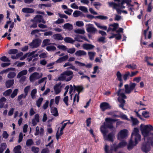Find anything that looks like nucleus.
Wrapping results in <instances>:
<instances>
[{"mask_svg": "<svg viewBox=\"0 0 153 153\" xmlns=\"http://www.w3.org/2000/svg\"><path fill=\"white\" fill-rule=\"evenodd\" d=\"M142 134L144 138L147 137V141L153 146V133L151 131H153V126L151 125L145 126L143 128H141Z\"/></svg>", "mask_w": 153, "mask_h": 153, "instance_id": "obj_1", "label": "nucleus"}, {"mask_svg": "<svg viewBox=\"0 0 153 153\" xmlns=\"http://www.w3.org/2000/svg\"><path fill=\"white\" fill-rule=\"evenodd\" d=\"M117 120L114 119L110 117H107L105 119V122L103 123V125L101 126L100 130L102 133L104 137L108 133V131L106 130L107 128L111 129L114 128L113 123L116 121Z\"/></svg>", "mask_w": 153, "mask_h": 153, "instance_id": "obj_2", "label": "nucleus"}, {"mask_svg": "<svg viewBox=\"0 0 153 153\" xmlns=\"http://www.w3.org/2000/svg\"><path fill=\"white\" fill-rule=\"evenodd\" d=\"M73 76V73L72 71L67 70L60 74L58 77V80L61 81L68 82L71 80Z\"/></svg>", "mask_w": 153, "mask_h": 153, "instance_id": "obj_3", "label": "nucleus"}, {"mask_svg": "<svg viewBox=\"0 0 153 153\" xmlns=\"http://www.w3.org/2000/svg\"><path fill=\"white\" fill-rule=\"evenodd\" d=\"M74 91H76L78 92V94H76L74 98L73 102L74 103L75 102L76 100V97H77V102H78L79 100V95L80 92H81L83 89V87L81 85L76 86L74 85Z\"/></svg>", "mask_w": 153, "mask_h": 153, "instance_id": "obj_4", "label": "nucleus"}, {"mask_svg": "<svg viewBox=\"0 0 153 153\" xmlns=\"http://www.w3.org/2000/svg\"><path fill=\"white\" fill-rule=\"evenodd\" d=\"M136 84L135 83H130L129 86L128 84L125 85V92L127 94H129L135 88Z\"/></svg>", "mask_w": 153, "mask_h": 153, "instance_id": "obj_5", "label": "nucleus"}, {"mask_svg": "<svg viewBox=\"0 0 153 153\" xmlns=\"http://www.w3.org/2000/svg\"><path fill=\"white\" fill-rule=\"evenodd\" d=\"M150 144L149 141L143 143L141 147L142 151L146 153L148 152L151 150Z\"/></svg>", "mask_w": 153, "mask_h": 153, "instance_id": "obj_6", "label": "nucleus"}, {"mask_svg": "<svg viewBox=\"0 0 153 153\" xmlns=\"http://www.w3.org/2000/svg\"><path fill=\"white\" fill-rule=\"evenodd\" d=\"M133 139V138L131 137L127 146V149L129 151L133 149L134 147L138 144V142L140 141L136 139H134L135 142L134 143Z\"/></svg>", "mask_w": 153, "mask_h": 153, "instance_id": "obj_7", "label": "nucleus"}, {"mask_svg": "<svg viewBox=\"0 0 153 153\" xmlns=\"http://www.w3.org/2000/svg\"><path fill=\"white\" fill-rule=\"evenodd\" d=\"M41 40L38 39H35L33 40L32 42L30 43L29 45L32 48L38 47L40 45Z\"/></svg>", "mask_w": 153, "mask_h": 153, "instance_id": "obj_8", "label": "nucleus"}, {"mask_svg": "<svg viewBox=\"0 0 153 153\" xmlns=\"http://www.w3.org/2000/svg\"><path fill=\"white\" fill-rule=\"evenodd\" d=\"M33 22L36 23H42L45 24L46 22L43 19V16L39 15H36L32 21Z\"/></svg>", "mask_w": 153, "mask_h": 153, "instance_id": "obj_9", "label": "nucleus"}, {"mask_svg": "<svg viewBox=\"0 0 153 153\" xmlns=\"http://www.w3.org/2000/svg\"><path fill=\"white\" fill-rule=\"evenodd\" d=\"M139 133V131L138 128H134L131 137L133 138V137L134 136V139L140 140L141 137Z\"/></svg>", "mask_w": 153, "mask_h": 153, "instance_id": "obj_10", "label": "nucleus"}, {"mask_svg": "<svg viewBox=\"0 0 153 153\" xmlns=\"http://www.w3.org/2000/svg\"><path fill=\"white\" fill-rule=\"evenodd\" d=\"M114 128V130H113V131L109 133L107 135L106 134L105 136V137H104V138L107 140L108 141H111V142H113L114 141L113 137L115 134L116 130L115 128Z\"/></svg>", "mask_w": 153, "mask_h": 153, "instance_id": "obj_11", "label": "nucleus"}, {"mask_svg": "<svg viewBox=\"0 0 153 153\" xmlns=\"http://www.w3.org/2000/svg\"><path fill=\"white\" fill-rule=\"evenodd\" d=\"M100 108L102 111H104L106 109H110L111 106L108 103L104 102L100 104Z\"/></svg>", "mask_w": 153, "mask_h": 153, "instance_id": "obj_12", "label": "nucleus"}, {"mask_svg": "<svg viewBox=\"0 0 153 153\" xmlns=\"http://www.w3.org/2000/svg\"><path fill=\"white\" fill-rule=\"evenodd\" d=\"M128 135V130L124 129L121 130L118 134V137L123 139L126 138Z\"/></svg>", "mask_w": 153, "mask_h": 153, "instance_id": "obj_13", "label": "nucleus"}, {"mask_svg": "<svg viewBox=\"0 0 153 153\" xmlns=\"http://www.w3.org/2000/svg\"><path fill=\"white\" fill-rule=\"evenodd\" d=\"M82 39L87 42H89V40L86 38L85 36H81L79 35H77L74 38V39L75 41L80 42H82L83 41L81 40Z\"/></svg>", "mask_w": 153, "mask_h": 153, "instance_id": "obj_14", "label": "nucleus"}, {"mask_svg": "<svg viewBox=\"0 0 153 153\" xmlns=\"http://www.w3.org/2000/svg\"><path fill=\"white\" fill-rule=\"evenodd\" d=\"M61 85V83L59 82L55 85L54 86V90L56 94H58L61 91V87L60 86Z\"/></svg>", "mask_w": 153, "mask_h": 153, "instance_id": "obj_15", "label": "nucleus"}, {"mask_svg": "<svg viewBox=\"0 0 153 153\" xmlns=\"http://www.w3.org/2000/svg\"><path fill=\"white\" fill-rule=\"evenodd\" d=\"M82 48L86 50H91L93 49L95 46L91 44L85 43L82 45Z\"/></svg>", "mask_w": 153, "mask_h": 153, "instance_id": "obj_16", "label": "nucleus"}, {"mask_svg": "<svg viewBox=\"0 0 153 153\" xmlns=\"http://www.w3.org/2000/svg\"><path fill=\"white\" fill-rule=\"evenodd\" d=\"M92 25L91 24H89L88 25V27L86 28L88 32L94 33L97 31L96 29L93 27Z\"/></svg>", "mask_w": 153, "mask_h": 153, "instance_id": "obj_17", "label": "nucleus"}, {"mask_svg": "<svg viewBox=\"0 0 153 153\" xmlns=\"http://www.w3.org/2000/svg\"><path fill=\"white\" fill-rule=\"evenodd\" d=\"M68 58V55H66L59 58L55 61V62L58 63H61L63 62L66 61Z\"/></svg>", "mask_w": 153, "mask_h": 153, "instance_id": "obj_18", "label": "nucleus"}, {"mask_svg": "<svg viewBox=\"0 0 153 153\" xmlns=\"http://www.w3.org/2000/svg\"><path fill=\"white\" fill-rule=\"evenodd\" d=\"M22 12L26 13H33L34 12V9L31 8L25 7L22 9Z\"/></svg>", "mask_w": 153, "mask_h": 153, "instance_id": "obj_19", "label": "nucleus"}, {"mask_svg": "<svg viewBox=\"0 0 153 153\" xmlns=\"http://www.w3.org/2000/svg\"><path fill=\"white\" fill-rule=\"evenodd\" d=\"M14 82V79L8 80L6 82L5 85L7 88H9L13 85Z\"/></svg>", "mask_w": 153, "mask_h": 153, "instance_id": "obj_20", "label": "nucleus"}, {"mask_svg": "<svg viewBox=\"0 0 153 153\" xmlns=\"http://www.w3.org/2000/svg\"><path fill=\"white\" fill-rule=\"evenodd\" d=\"M75 55L78 56H85L87 54L86 52L83 50H78L75 53Z\"/></svg>", "mask_w": 153, "mask_h": 153, "instance_id": "obj_21", "label": "nucleus"}, {"mask_svg": "<svg viewBox=\"0 0 153 153\" xmlns=\"http://www.w3.org/2000/svg\"><path fill=\"white\" fill-rule=\"evenodd\" d=\"M53 37L54 39L57 40H62L63 39V37L59 33H56L53 35Z\"/></svg>", "mask_w": 153, "mask_h": 153, "instance_id": "obj_22", "label": "nucleus"}, {"mask_svg": "<svg viewBox=\"0 0 153 153\" xmlns=\"http://www.w3.org/2000/svg\"><path fill=\"white\" fill-rule=\"evenodd\" d=\"M27 73V70H24L20 72L17 76V78H20L23 76L26 75Z\"/></svg>", "mask_w": 153, "mask_h": 153, "instance_id": "obj_23", "label": "nucleus"}, {"mask_svg": "<svg viewBox=\"0 0 153 153\" xmlns=\"http://www.w3.org/2000/svg\"><path fill=\"white\" fill-rule=\"evenodd\" d=\"M122 90V89L121 88H119L117 91L116 93V94H117L118 96H120L121 97V98H123V99H126L127 97L125 95V94L123 93H120L121 91Z\"/></svg>", "mask_w": 153, "mask_h": 153, "instance_id": "obj_24", "label": "nucleus"}, {"mask_svg": "<svg viewBox=\"0 0 153 153\" xmlns=\"http://www.w3.org/2000/svg\"><path fill=\"white\" fill-rule=\"evenodd\" d=\"M64 40L66 43H70L71 44H73L75 41V39L74 40L72 38L69 37H65L64 39Z\"/></svg>", "mask_w": 153, "mask_h": 153, "instance_id": "obj_25", "label": "nucleus"}, {"mask_svg": "<svg viewBox=\"0 0 153 153\" xmlns=\"http://www.w3.org/2000/svg\"><path fill=\"white\" fill-rule=\"evenodd\" d=\"M51 112L55 117H57L59 115L57 108L56 107L51 108Z\"/></svg>", "mask_w": 153, "mask_h": 153, "instance_id": "obj_26", "label": "nucleus"}, {"mask_svg": "<svg viewBox=\"0 0 153 153\" xmlns=\"http://www.w3.org/2000/svg\"><path fill=\"white\" fill-rule=\"evenodd\" d=\"M21 146L20 145L16 146L13 149V151L14 153H21Z\"/></svg>", "mask_w": 153, "mask_h": 153, "instance_id": "obj_27", "label": "nucleus"}, {"mask_svg": "<svg viewBox=\"0 0 153 153\" xmlns=\"http://www.w3.org/2000/svg\"><path fill=\"white\" fill-rule=\"evenodd\" d=\"M64 29H67L69 30H71L73 29V25H72L67 23L65 24L63 26Z\"/></svg>", "mask_w": 153, "mask_h": 153, "instance_id": "obj_28", "label": "nucleus"}, {"mask_svg": "<svg viewBox=\"0 0 153 153\" xmlns=\"http://www.w3.org/2000/svg\"><path fill=\"white\" fill-rule=\"evenodd\" d=\"M10 71H15V68H10L5 70H2L0 72V74H3L4 73H7Z\"/></svg>", "mask_w": 153, "mask_h": 153, "instance_id": "obj_29", "label": "nucleus"}, {"mask_svg": "<svg viewBox=\"0 0 153 153\" xmlns=\"http://www.w3.org/2000/svg\"><path fill=\"white\" fill-rule=\"evenodd\" d=\"M83 14L79 11L75 10L73 13V16L74 17H76L79 16H83Z\"/></svg>", "mask_w": 153, "mask_h": 153, "instance_id": "obj_30", "label": "nucleus"}, {"mask_svg": "<svg viewBox=\"0 0 153 153\" xmlns=\"http://www.w3.org/2000/svg\"><path fill=\"white\" fill-rule=\"evenodd\" d=\"M109 7H112L113 9H116L117 8V3L113 2H108Z\"/></svg>", "mask_w": 153, "mask_h": 153, "instance_id": "obj_31", "label": "nucleus"}, {"mask_svg": "<svg viewBox=\"0 0 153 153\" xmlns=\"http://www.w3.org/2000/svg\"><path fill=\"white\" fill-rule=\"evenodd\" d=\"M126 68H127L129 69H131L132 70H134L136 69L137 65H136L133 64H132L127 65L126 66Z\"/></svg>", "mask_w": 153, "mask_h": 153, "instance_id": "obj_32", "label": "nucleus"}, {"mask_svg": "<svg viewBox=\"0 0 153 153\" xmlns=\"http://www.w3.org/2000/svg\"><path fill=\"white\" fill-rule=\"evenodd\" d=\"M50 40L49 39H45L43 40L42 47H44L45 46L49 45L50 44L49 43Z\"/></svg>", "mask_w": 153, "mask_h": 153, "instance_id": "obj_33", "label": "nucleus"}, {"mask_svg": "<svg viewBox=\"0 0 153 153\" xmlns=\"http://www.w3.org/2000/svg\"><path fill=\"white\" fill-rule=\"evenodd\" d=\"M88 53L90 59L91 60H93L96 54L95 52H88Z\"/></svg>", "mask_w": 153, "mask_h": 153, "instance_id": "obj_34", "label": "nucleus"}, {"mask_svg": "<svg viewBox=\"0 0 153 153\" xmlns=\"http://www.w3.org/2000/svg\"><path fill=\"white\" fill-rule=\"evenodd\" d=\"M16 76V73L14 72H10L7 75V77L9 79L14 78Z\"/></svg>", "mask_w": 153, "mask_h": 153, "instance_id": "obj_35", "label": "nucleus"}, {"mask_svg": "<svg viewBox=\"0 0 153 153\" xmlns=\"http://www.w3.org/2000/svg\"><path fill=\"white\" fill-rule=\"evenodd\" d=\"M130 76V72L129 71H127L126 72L125 74L123 75V79L124 81H126L129 78Z\"/></svg>", "mask_w": 153, "mask_h": 153, "instance_id": "obj_36", "label": "nucleus"}, {"mask_svg": "<svg viewBox=\"0 0 153 153\" xmlns=\"http://www.w3.org/2000/svg\"><path fill=\"white\" fill-rule=\"evenodd\" d=\"M18 91L17 88L15 89L10 95L11 97L12 98H14L17 95Z\"/></svg>", "mask_w": 153, "mask_h": 153, "instance_id": "obj_37", "label": "nucleus"}, {"mask_svg": "<svg viewBox=\"0 0 153 153\" xmlns=\"http://www.w3.org/2000/svg\"><path fill=\"white\" fill-rule=\"evenodd\" d=\"M111 26L113 27L112 28L113 31H114L116 30V29L119 26V24L117 23H114L113 24H111L109 25V27Z\"/></svg>", "mask_w": 153, "mask_h": 153, "instance_id": "obj_38", "label": "nucleus"}, {"mask_svg": "<svg viewBox=\"0 0 153 153\" xmlns=\"http://www.w3.org/2000/svg\"><path fill=\"white\" fill-rule=\"evenodd\" d=\"M33 142L32 139H27L26 142V145L27 146H30L33 144Z\"/></svg>", "mask_w": 153, "mask_h": 153, "instance_id": "obj_39", "label": "nucleus"}, {"mask_svg": "<svg viewBox=\"0 0 153 153\" xmlns=\"http://www.w3.org/2000/svg\"><path fill=\"white\" fill-rule=\"evenodd\" d=\"M43 99L42 97L39 98L36 102V105L38 107H39L41 105Z\"/></svg>", "mask_w": 153, "mask_h": 153, "instance_id": "obj_40", "label": "nucleus"}, {"mask_svg": "<svg viewBox=\"0 0 153 153\" xmlns=\"http://www.w3.org/2000/svg\"><path fill=\"white\" fill-rule=\"evenodd\" d=\"M46 49L48 51H55L56 50V48L54 46H49L47 47Z\"/></svg>", "mask_w": 153, "mask_h": 153, "instance_id": "obj_41", "label": "nucleus"}, {"mask_svg": "<svg viewBox=\"0 0 153 153\" xmlns=\"http://www.w3.org/2000/svg\"><path fill=\"white\" fill-rule=\"evenodd\" d=\"M31 150L33 153H38L39 148L38 147L33 146L31 148Z\"/></svg>", "mask_w": 153, "mask_h": 153, "instance_id": "obj_42", "label": "nucleus"}, {"mask_svg": "<svg viewBox=\"0 0 153 153\" xmlns=\"http://www.w3.org/2000/svg\"><path fill=\"white\" fill-rule=\"evenodd\" d=\"M37 90L36 89H34L32 90L31 92V96L32 99H34L35 98V94L37 93Z\"/></svg>", "mask_w": 153, "mask_h": 153, "instance_id": "obj_43", "label": "nucleus"}, {"mask_svg": "<svg viewBox=\"0 0 153 153\" xmlns=\"http://www.w3.org/2000/svg\"><path fill=\"white\" fill-rule=\"evenodd\" d=\"M116 76L117 79L118 81H121L123 80L122 78V75L119 71H118L116 73Z\"/></svg>", "mask_w": 153, "mask_h": 153, "instance_id": "obj_44", "label": "nucleus"}, {"mask_svg": "<svg viewBox=\"0 0 153 153\" xmlns=\"http://www.w3.org/2000/svg\"><path fill=\"white\" fill-rule=\"evenodd\" d=\"M131 119L134 125H137L139 123V121L136 118H134L133 117H131Z\"/></svg>", "mask_w": 153, "mask_h": 153, "instance_id": "obj_45", "label": "nucleus"}, {"mask_svg": "<svg viewBox=\"0 0 153 153\" xmlns=\"http://www.w3.org/2000/svg\"><path fill=\"white\" fill-rule=\"evenodd\" d=\"M30 86L29 85L25 87L24 89V91L25 93V95L24 97V98H25L26 96L27 95L28 91L30 88Z\"/></svg>", "mask_w": 153, "mask_h": 153, "instance_id": "obj_46", "label": "nucleus"}, {"mask_svg": "<svg viewBox=\"0 0 153 153\" xmlns=\"http://www.w3.org/2000/svg\"><path fill=\"white\" fill-rule=\"evenodd\" d=\"M142 114L146 118H148L149 117V113L148 111H143L142 112Z\"/></svg>", "mask_w": 153, "mask_h": 153, "instance_id": "obj_47", "label": "nucleus"}, {"mask_svg": "<svg viewBox=\"0 0 153 153\" xmlns=\"http://www.w3.org/2000/svg\"><path fill=\"white\" fill-rule=\"evenodd\" d=\"M79 9L81 11L86 13L88 12V9L87 7L83 6H80L79 7Z\"/></svg>", "mask_w": 153, "mask_h": 153, "instance_id": "obj_48", "label": "nucleus"}, {"mask_svg": "<svg viewBox=\"0 0 153 153\" xmlns=\"http://www.w3.org/2000/svg\"><path fill=\"white\" fill-rule=\"evenodd\" d=\"M18 50L16 49H10L8 52L9 54H15L18 53Z\"/></svg>", "mask_w": 153, "mask_h": 153, "instance_id": "obj_49", "label": "nucleus"}, {"mask_svg": "<svg viewBox=\"0 0 153 153\" xmlns=\"http://www.w3.org/2000/svg\"><path fill=\"white\" fill-rule=\"evenodd\" d=\"M96 18L101 20H106L108 19V17L107 16H105L102 15H99L96 16Z\"/></svg>", "mask_w": 153, "mask_h": 153, "instance_id": "obj_50", "label": "nucleus"}, {"mask_svg": "<svg viewBox=\"0 0 153 153\" xmlns=\"http://www.w3.org/2000/svg\"><path fill=\"white\" fill-rule=\"evenodd\" d=\"M127 143L124 141H123L120 142L118 144V146L120 148L123 147L127 145Z\"/></svg>", "mask_w": 153, "mask_h": 153, "instance_id": "obj_51", "label": "nucleus"}, {"mask_svg": "<svg viewBox=\"0 0 153 153\" xmlns=\"http://www.w3.org/2000/svg\"><path fill=\"white\" fill-rule=\"evenodd\" d=\"M105 37L101 36L98 39L97 41L98 42H101L103 43H104L106 42L105 40Z\"/></svg>", "mask_w": 153, "mask_h": 153, "instance_id": "obj_52", "label": "nucleus"}, {"mask_svg": "<svg viewBox=\"0 0 153 153\" xmlns=\"http://www.w3.org/2000/svg\"><path fill=\"white\" fill-rule=\"evenodd\" d=\"M68 124V123H64V124H63V125L62 126V127L61 128L60 130V134H63V130L64 129V128H65V126H66Z\"/></svg>", "mask_w": 153, "mask_h": 153, "instance_id": "obj_53", "label": "nucleus"}, {"mask_svg": "<svg viewBox=\"0 0 153 153\" xmlns=\"http://www.w3.org/2000/svg\"><path fill=\"white\" fill-rule=\"evenodd\" d=\"M75 63L76 64H77V65L79 67H84L85 65V64L84 63L81 62H80L78 61H75Z\"/></svg>", "mask_w": 153, "mask_h": 153, "instance_id": "obj_54", "label": "nucleus"}, {"mask_svg": "<svg viewBox=\"0 0 153 153\" xmlns=\"http://www.w3.org/2000/svg\"><path fill=\"white\" fill-rule=\"evenodd\" d=\"M12 92V90L10 89L7 90L4 93L5 96H9Z\"/></svg>", "mask_w": 153, "mask_h": 153, "instance_id": "obj_55", "label": "nucleus"}, {"mask_svg": "<svg viewBox=\"0 0 153 153\" xmlns=\"http://www.w3.org/2000/svg\"><path fill=\"white\" fill-rule=\"evenodd\" d=\"M75 32L77 33L83 34L85 33L84 30L82 29H77L75 30Z\"/></svg>", "mask_w": 153, "mask_h": 153, "instance_id": "obj_56", "label": "nucleus"}, {"mask_svg": "<svg viewBox=\"0 0 153 153\" xmlns=\"http://www.w3.org/2000/svg\"><path fill=\"white\" fill-rule=\"evenodd\" d=\"M75 49L74 48L68 49L67 50V52L71 54L74 53L75 51Z\"/></svg>", "mask_w": 153, "mask_h": 153, "instance_id": "obj_57", "label": "nucleus"}, {"mask_svg": "<svg viewBox=\"0 0 153 153\" xmlns=\"http://www.w3.org/2000/svg\"><path fill=\"white\" fill-rule=\"evenodd\" d=\"M76 25L78 27H82L84 25V23L82 22L78 21L76 22Z\"/></svg>", "mask_w": 153, "mask_h": 153, "instance_id": "obj_58", "label": "nucleus"}, {"mask_svg": "<svg viewBox=\"0 0 153 153\" xmlns=\"http://www.w3.org/2000/svg\"><path fill=\"white\" fill-rule=\"evenodd\" d=\"M63 101L67 106H68V96H66L64 97Z\"/></svg>", "mask_w": 153, "mask_h": 153, "instance_id": "obj_59", "label": "nucleus"}, {"mask_svg": "<svg viewBox=\"0 0 153 153\" xmlns=\"http://www.w3.org/2000/svg\"><path fill=\"white\" fill-rule=\"evenodd\" d=\"M64 22V20L62 19H59L55 22L56 24H59L62 23Z\"/></svg>", "mask_w": 153, "mask_h": 153, "instance_id": "obj_60", "label": "nucleus"}, {"mask_svg": "<svg viewBox=\"0 0 153 153\" xmlns=\"http://www.w3.org/2000/svg\"><path fill=\"white\" fill-rule=\"evenodd\" d=\"M0 59L1 60L4 62L10 61L9 59L5 56L1 57Z\"/></svg>", "mask_w": 153, "mask_h": 153, "instance_id": "obj_61", "label": "nucleus"}, {"mask_svg": "<svg viewBox=\"0 0 153 153\" xmlns=\"http://www.w3.org/2000/svg\"><path fill=\"white\" fill-rule=\"evenodd\" d=\"M91 117L88 118L86 120V125L88 127L91 124Z\"/></svg>", "mask_w": 153, "mask_h": 153, "instance_id": "obj_62", "label": "nucleus"}, {"mask_svg": "<svg viewBox=\"0 0 153 153\" xmlns=\"http://www.w3.org/2000/svg\"><path fill=\"white\" fill-rule=\"evenodd\" d=\"M9 136V134L7 133V132L6 131H3L2 136L5 139L7 138Z\"/></svg>", "mask_w": 153, "mask_h": 153, "instance_id": "obj_63", "label": "nucleus"}, {"mask_svg": "<svg viewBox=\"0 0 153 153\" xmlns=\"http://www.w3.org/2000/svg\"><path fill=\"white\" fill-rule=\"evenodd\" d=\"M58 48L59 49H61L63 51H66L67 49V48L65 45H59Z\"/></svg>", "mask_w": 153, "mask_h": 153, "instance_id": "obj_64", "label": "nucleus"}]
</instances>
